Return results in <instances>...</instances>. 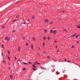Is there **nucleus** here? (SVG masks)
I'll use <instances>...</instances> for the list:
<instances>
[{"instance_id":"obj_34","label":"nucleus","mask_w":80,"mask_h":80,"mask_svg":"<svg viewBox=\"0 0 80 80\" xmlns=\"http://www.w3.org/2000/svg\"><path fill=\"white\" fill-rule=\"evenodd\" d=\"M28 44L27 43H26V46H28Z\"/></svg>"},{"instance_id":"obj_8","label":"nucleus","mask_w":80,"mask_h":80,"mask_svg":"<svg viewBox=\"0 0 80 80\" xmlns=\"http://www.w3.org/2000/svg\"><path fill=\"white\" fill-rule=\"evenodd\" d=\"M58 52H59V50L57 51V54H59V53H58Z\"/></svg>"},{"instance_id":"obj_25","label":"nucleus","mask_w":80,"mask_h":80,"mask_svg":"<svg viewBox=\"0 0 80 80\" xmlns=\"http://www.w3.org/2000/svg\"><path fill=\"white\" fill-rule=\"evenodd\" d=\"M5 28V26H3L2 27V28Z\"/></svg>"},{"instance_id":"obj_14","label":"nucleus","mask_w":80,"mask_h":80,"mask_svg":"<svg viewBox=\"0 0 80 80\" xmlns=\"http://www.w3.org/2000/svg\"><path fill=\"white\" fill-rule=\"evenodd\" d=\"M34 18H35V17L34 16H32V20H33V19H34Z\"/></svg>"},{"instance_id":"obj_45","label":"nucleus","mask_w":80,"mask_h":80,"mask_svg":"<svg viewBox=\"0 0 80 80\" xmlns=\"http://www.w3.org/2000/svg\"><path fill=\"white\" fill-rule=\"evenodd\" d=\"M64 59L65 60H64V61H66V59Z\"/></svg>"},{"instance_id":"obj_44","label":"nucleus","mask_w":80,"mask_h":80,"mask_svg":"<svg viewBox=\"0 0 80 80\" xmlns=\"http://www.w3.org/2000/svg\"><path fill=\"white\" fill-rule=\"evenodd\" d=\"M38 55V56H40V54H39L38 53H37Z\"/></svg>"},{"instance_id":"obj_3","label":"nucleus","mask_w":80,"mask_h":80,"mask_svg":"<svg viewBox=\"0 0 80 80\" xmlns=\"http://www.w3.org/2000/svg\"><path fill=\"white\" fill-rule=\"evenodd\" d=\"M44 22L45 23H48V19H45Z\"/></svg>"},{"instance_id":"obj_42","label":"nucleus","mask_w":80,"mask_h":80,"mask_svg":"<svg viewBox=\"0 0 80 80\" xmlns=\"http://www.w3.org/2000/svg\"><path fill=\"white\" fill-rule=\"evenodd\" d=\"M44 45H45V42H44L43 44V46H44Z\"/></svg>"},{"instance_id":"obj_47","label":"nucleus","mask_w":80,"mask_h":80,"mask_svg":"<svg viewBox=\"0 0 80 80\" xmlns=\"http://www.w3.org/2000/svg\"><path fill=\"white\" fill-rule=\"evenodd\" d=\"M2 55H3V52H2Z\"/></svg>"},{"instance_id":"obj_46","label":"nucleus","mask_w":80,"mask_h":80,"mask_svg":"<svg viewBox=\"0 0 80 80\" xmlns=\"http://www.w3.org/2000/svg\"><path fill=\"white\" fill-rule=\"evenodd\" d=\"M56 48H57V46H56Z\"/></svg>"},{"instance_id":"obj_56","label":"nucleus","mask_w":80,"mask_h":80,"mask_svg":"<svg viewBox=\"0 0 80 80\" xmlns=\"http://www.w3.org/2000/svg\"><path fill=\"white\" fill-rule=\"evenodd\" d=\"M9 69H10V68H9Z\"/></svg>"},{"instance_id":"obj_11","label":"nucleus","mask_w":80,"mask_h":80,"mask_svg":"<svg viewBox=\"0 0 80 80\" xmlns=\"http://www.w3.org/2000/svg\"><path fill=\"white\" fill-rule=\"evenodd\" d=\"M44 31H45V33H47V32H48V31L47 30H44Z\"/></svg>"},{"instance_id":"obj_1","label":"nucleus","mask_w":80,"mask_h":80,"mask_svg":"<svg viewBox=\"0 0 80 80\" xmlns=\"http://www.w3.org/2000/svg\"><path fill=\"white\" fill-rule=\"evenodd\" d=\"M5 39L6 40H7V41H9V40H10V38H9V37H6L5 38Z\"/></svg>"},{"instance_id":"obj_41","label":"nucleus","mask_w":80,"mask_h":80,"mask_svg":"<svg viewBox=\"0 0 80 80\" xmlns=\"http://www.w3.org/2000/svg\"><path fill=\"white\" fill-rule=\"evenodd\" d=\"M52 23H53V22L50 23V24H52Z\"/></svg>"},{"instance_id":"obj_55","label":"nucleus","mask_w":80,"mask_h":80,"mask_svg":"<svg viewBox=\"0 0 80 80\" xmlns=\"http://www.w3.org/2000/svg\"><path fill=\"white\" fill-rule=\"evenodd\" d=\"M78 35V36H79V35H80V34H79Z\"/></svg>"},{"instance_id":"obj_43","label":"nucleus","mask_w":80,"mask_h":80,"mask_svg":"<svg viewBox=\"0 0 80 80\" xmlns=\"http://www.w3.org/2000/svg\"><path fill=\"white\" fill-rule=\"evenodd\" d=\"M38 50H40V48H38Z\"/></svg>"},{"instance_id":"obj_59","label":"nucleus","mask_w":80,"mask_h":80,"mask_svg":"<svg viewBox=\"0 0 80 80\" xmlns=\"http://www.w3.org/2000/svg\"><path fill=\"white\" fill-rule=\"evenodd\" d=\"M60 20H61V19H60Z\"/></svg>"},{"instance_id":"obj_30","label":"nucleus","mask_w":80,"mask_h":80,"mask_svg":"<svg viewBox=\"0 0 80 80\" xmlns=\"http://www.w3.org/2000/svg\"><path fill=\"white\" fill-rule=\"evenodd\" d=\"M32 49H33V45L32 44Z\"/></svg>"},{"instance_id":"obj_20","label":"nucleus","mask_w":80,"mask_h":80,"mask_svg":"<svg viewBox=\"0 0 80 80\" xmlns=\"http://www.w3.org/2000/svg\"><path fill=\"white\" fill-rule=\"evenodd\" d=\"M2 48H4V46H3V44L2 45Z\"/></svg>"},{"instance_id":"obj_49","label":"nucleus","mask_w":80,"mask_h":80,"mask_svg":"<svg viewBox=\"0 0 80 80\" xmlns=\"http://www.w3.org/2000/svg\"><path fill=\"white\" fill-rule=\"evenodd\" d=\"M43 52H44V53H45L46 52H45V51H44Z\"/></svg>"},{"instance_id":"obj_32","label":"nucleus","mask_w":80,"mask_h":80,"mask_svg":"<svg viewBox=\"0 0 80 80\" xmlns=\"http://www.w3.org/2000/svg\"><path fill=\"white\" fill-rule=\"evenodd\" d=\"M30 19H27V21H30Z\"/></svg>"},{"instance_id":"obj_24","label":"nucleus","mask_w":80,"mask_h":80,"mask_svg":"<svg viewBox=\"0 0 80 80\" xmlns=\"http://www.w3.org/2000/svg\"><path fill=\"white\" fill-rule=\"evenodd\" d=\"M63 31H64L65 32H67V29H64L63 30Z\"/></svg>"},{"instance_id":"obj_28","label":"nucleus","mask_w":80,"mask_h":80,"mask_svg":"<svg viewBox=\"0 0 80 80\" xmlns=\"http://www.w3.org/2000/svg\"><path fill=\"white\" fill-rule=\"evenodd\" d=\"M15 59L16 60H17V58L16 57H15Z\"/></svg>"},{"instance_id":"obj_4","label":"nucleus","mask_w":80,"mask_h":80,"mask_svg":"<svg viewBox=\"0 0 80 80\" xmlns=\"http://www.w3.org/2000/svg\"><path fill=\"white\" fill-rule=\"evenodd\" d=\"M53 33L54 34H55L57 33V30H55L53 32Z\"/></svg>"},{"instance_id":"obj_15","label":"nucleus","mask_w":80,"mask_h":80,"mask_svg":"<svg viewBox=\"0 0 80 80\" xmlns=\"http://www.w3.org/2000/svg\"><path fill=\"white\" fill-rule=\"evenodd\" d=\"M77 27L78 28H80V26L79 25H78L77 26Z\"/></svg>"},{"instance_id":"obj_48","label":"nucleus","mask_w":80,"mask_h":80,"mask_svg":"<svg viewBox=\"0 0 80 80\" xmlns=\"http://www.w3.org/2000/svg\"><path fill=\"white\" fill-rule=\"evenodd\" d=\"M64 12H65V11H63V13H64Z\"/></svg>"},{"instance_id":"obj_10","label":"nucleus","mask_w":80,"mask_h":80,"mask_svg":"<svg viewBox=\"0 0 80 80\" xmlns=\"http://www.w3.org/2000/svg\"><path fill=\"white\" fill-rule=\"evenodd\" d=\"M46 37H44V38H43V39H44V40H46Z\"/></svg>"},{"instance_id":"obj_7","label":"nucleus","mask_w":80,"mask_h":80,"mask_svg":"<svg viewBox=\"0 0 80 80\" xmlns=\"http://www.w3.org/2000/svg\"><path fill=\"white\" fill-rule=\"evenodd\" d=\"M18 51H19V50H20V47H18Z\"/></svg>"},{"instance_id":"obj_22","label":"nucleus","mask_w":80,"mask_h":80,"mask_svg":"<svg viewBox=\"0 0 80 80\" xmlns=\"http://www.w3.org/2000/svg\"><path fill=\"white\" fill-rule=\"evenodd\" d=\"M32 69H33V70L34 71H35L36 70V69H35V68H33Z\"/></svg>"},{"instance_id":"obj_58","label":"nucleus","mask_w":80,"mask_h":80,"mask_svg":"<svg viewBox=\"0 0 80 80\" xmlns=\"http://www.w3.org/2000/svg\"><path fill=\"white\" fill-rule=\"evenodd\" d=\"M77 59V60H78V59Z\"/></svg>"},{"instance_id":"obj_54","label":"nucleus","mask_w":80,"mask_h":80,"mask_svg":"<svg viewBox=\"0 0 80 80\" xmlns=\"http://www.w3.org/2000/svg\"><path fill=\"white\" fill-rule=\"evenodd\" d=\"M18 61H20V62H21V61H20V60H18Z\"/></svg>"},{"instance_id":"obj_38","label":"nucleus","mask_w":80,"mask_h":80,"mask_svg":"<svg viewBox=\"0 0 80 80\" xmlns=\"http://www.w3.org/2000/svg\"><path fill=\"white\" fill-rule=\"evenodd\" d=\"M8 59H9V60H10V57H9V56H8Z\"/></svg>"},{"instance_id":"obj_5","label":"nucleus","mask_w":80,"mask_h":80,"mask_svg":"<svg viewBox=\"0 0 80 80\" xmlns=\"http://www.w3.org/2000/svg\"><path fill=\"white\" fill-rule=\"evenodd\" d=\"M8 54L9 55H10V51L9 50H8Z\"/></svg>"},{"instance_id":"obj_19","label":"nucleus","mask_w":80,"mask_h":80,"mask_svg":"<svg viewBox=\"0 0 80 80\" xmlns=\"http://www.w3.org/2000/svg\"><path fill=\"white\" fill-rule=\"evenodd\" d=\"M48 39L49 40H50V37H48Z\"/></svg>"},{"instance_id":"obj_23","label":"nucleus","mask_w":80,"mask_h":80,"mask_svg":"<svg viewBox=\"0 0 80 80\" xmlns=\"http://www.w3.org/2000/svg\"><path fill=\"white\" fill-rule=\"evenodd\" d=\"M36 63H37V64H39V65H40V64L39 63L36 62H35Z\"/></svg>"},{"instance_id":"obj_16","label":"nucleus","mask_w":80,"mask_h":80,"mask_svg":"<svg viewBox=\"0 0 80 80\" xmlns=\"http://www.w3.org/2000/svg\"><path fill=\"white\" fill-rule=\"evenodd\" d=\"M23 63L25 65H28V63H26L25 62H23Z\"/></svg>"},{"instance_id":"obj_35","label":"nucleus","mask_w":80,"mask_h":80,"mask_svg":"<svg viewBox=\"0 0 80 80\" xmlns=\"http://www.w3.org/2000/svg\"><path fill=\"white\" fill-rule=\"evenodd\" d=\"M18 17H19L18 16H17L16 17V18H18Z\"/></svg>"},{"instance_id":"obj_21","label":"nucleus","mask_w":80,"mask_h":80,"mask_svg":"<svg viewBox=\"0 0 80 80\" xmlns=\"http://www.w3.org/2000/svg\"><path fill=\"white\" fill-rule=\"evenodd\" d=\"M47 58H50L49 56H47Z\"/></svg>"},{"instance_id":"obj_52","label":"nucleus","mask_w":80,"mask_h":80,"mask_svg":"<svg viewBox=\"0 0 80 80\" xmlns=\"http://www.w3.org/2000/svg\"><path fill=\"white\" fill-rule=\"evenodd\" d=\"M34 65H36V63H34Z\"/></svg>"},{"instance_id":"obj_29","label":"nucleus","mask_w":80,"mask_h":80,"mask_svg":"<svg viewBox=\"0 0 80 80\" xmlns=\"http://www.w3.org/2000/svg\"><path fill=\"white\" fill-rule=\"evenodd\" d=\"M78 35L76 37V38H78Z\"/></svg>"},{"instance_id":"obj_51","label":"nucleus","mask_w":80,"mask_h":80,"mask_svg":"<svg viewBox=\"0 0 80 80\" xmlns=\"http://www.w3.org/2000/svg\"><path fill=\"white\" fill-rule=\"evenodd\" d=\"M57 42V41L55 40V42Z\"/></svg>"},{"instance_id":"obj_12","label":"nucleus","mask_w":80,"mask_h":80,"mask_svg":"<svg viewBox=\"0 0 80 80\" xmlns=\"http://www.w3.org/2000/svg\"><path fill=\"white\" fill-rule=\"evenodd\" d=\"M32 66L33 67H34V68H36V66H35L34 65H33Z\"/></svg>"},{"instance_id":"obj_53","label":"nucleus","mask_w":80,"mask_h":80,"mask_svg":"<svg viewBox=\"0 0 80 80\" xmlns=\"http://www.w3.org/2000/svg\"><path fill=\"white\" fill-rule=\"evenodd\" d=\"M16 20H14L13 21V22H15V21Z\"/></svg>"},{"instance_id":"obj_50","label":"nucleus","mask_w":80,"mask_h":80,"mask_svg":"<svg viewBox=\"0 0 80 80\" xmlns=\"http://www.w3.org/2000/svg\"><path fill=\"white\" fill-rule=\"evenodd\" d=\"M23 24H25V22H24V23H23Z\"/></svg>"},{"instance_id":"obj_40","label":"nucleus","mask_w":80,"mask_h":80,"mask_svg":"<svg viewBox=\"0 0 80 80\" xmlns=\"http://www.w3.org/2000/svg\"><path fill=\"white\" fill-rule=\"evenodd\" d=\"M23 71L25 70V68H24V69H23Z\"/></svg>"},{"instance_id":"obj_17","label":"nucleus","mask_w":80,"mask_h":80,"mask_svg":"<svg viewBox=\"0 0 80 80\" xmlns=\"http://www.w3.org/2000/svg\"><path fill=\"white\" fill-rule=\"evenodd\" d=\"M53 61L54 62H57V60H55L54 59H52Z\"/></svg>"},{"instance_id":"obj_27","label":"nucleus","mask_w":80,"mask_h":80,"mask_svg":"<svg viewBox=\"0 0 80 80\" xmlns=\"http://www.w3.org/2000/svg\"><path fill=\"white\" fill-rule=\"evenodd\" d=\"M23 39H24V40H25V37H23Z\"/></svg>"},{"instance_id":"obj_18","label":"nucleus","mask_w":80,"mask_h":80,"mask_svg":"<svg viewBox=\"0 0 80 80\" xmlns=\"http://www.w3.org/2000/svg\"><path fill=\"white\" fill-rule=\"evenodd\" d=\"M53 30H51V33H53Z\"/></svg>"},{"instance_id":"obj_6","label":"nucleus","mask_w":80,"mask_h":80,"mask_svg":"<svg viewBox=\"0 0 80 80\" xmlns=\"http://www.w3.org/2000/svg\"><path fill=\"white\" fill-rule=\"evenodd\" d=\"M3 63H4V64H5V63H6V62L4 60H3Z\"/></svg>"},{"instance_id":"obj_2","label":"nucleus","mask_w":80,"mask_h":80,"mask_svg":"<svg viewBox=\"0 0 80 80\" xmlns=\"http://www.w3.org/2000/svg\"><path fill=\"white\" fill-rule=\"evenodd\" d=\"M76 35H77V33H75L74 34L71 35V37H75Z\"/></svg>"},{"instance_id":"obj_57","label":"nucleus","mask_w":80,"mask_h":80,"mask_svg":"<svg viewBox=\"0 0 80 80\" xmlns=\"http://www.w3.org/2000/svg\"><path fill=\"white\" fill-rule=\"evenodd\" d=\"M2 42H3V41H2Z\"/></svg>"},{"instance_id":"obj_37","label":"nucleus","mask_w":80,"mask_h":80,"mask_svg":"<svg viewBox=\"0 0 80 80\" xmlns=\"http://www.w3.org/2000/svg\"><path fill=\"white\" fill-rule=\"evenodd\" d=\"M29 64H31V63H32L31 62H29Z\"/></svg>"},{"instance_id":"obj_9","label":"nucleus","mask_w":80,"mask_h":80,"mask_svg":"<svg viewBox=\"0 0 80 80\" xmlns=\"http://www.w3.org/2000/svg\"><path fill=\"white\" fill-rule=\"evenodd\" d=\"M41 69H42V70H44V68L43 67H41Z\"/></svg>"},{"instance_id":"obj_13","label":"nucleus","mask_w":80,"mask_h":80,"mask_svg":"<svg viewBox=\"0 0 80 80\" xmlns=\"http://www.w3.org/2000/svg\"><path fill=\"white\" fill-rule=\"evenodd\" d=\"M10 77L11 78V79H12V78H13V77H12V75H11Z\"/></svg>"},{"instance_id":"obj_26","label":"nucleus","mask_w":80,"mask_h":80,"mask_svg":"<svg viewBox=\"0 0 80 80\" xmlns=\"http://www.w3.org/2000/svg\"><path fill=\"white\" fill-rule=\"evenodd\" d=\"M33 39L34 41V40H35V38H33Z\"/></svg>"},{"instance_id":"obj_33","label":"nucleus","mask_w":80,"mask_h":80,"mask_svg":"<svg viewBox=\"0 0 80 80\" xmlns=\"http://www.w3.org/2000/svg\"><path fill=\"white\" fill-rule=\"evenodd\" d=\"M76 43H79V41H78Z\"/></svg>"},{"instance_id":"obj_39","label":"nucleus","mask_w":80,"mask_h":80,"mask_svg":"<svg viewBox=\"0 0 80 80\" xmlns=\"http://www.w3.org/2000/svg\"><path fill=\"white\" fill-rule=\"evenodd\" d=\"M67 62H68V63H70V61H67Z\"/></svg>"},{"instance_id":"obj_31","label":"nucleus","mask_w":80,"mask_h":80,"mask_svg":"<svg viewBox=\"0 0 80 80\" xmlns=\"http://www.w3.org/2000/svg\"><path fill=\"white\" fill-rule=\"evenodd\" d=\"M72 48H74V47H75L74 46H72Z\"/></svg>"},{"instance_id":"obj_36","label":"nucleus","mask_w":80,"mask_h":80,"mask_svg":"<svg viewBox=\"0 0 80 80\" xmlns=\"http://www.w3.org/2000/svg\"><path fill=\"white\" fill-rule=\"evenodd\" d=\"M12 32H15V30H13L12 31Z\"/></svg>"}]
</instances>
